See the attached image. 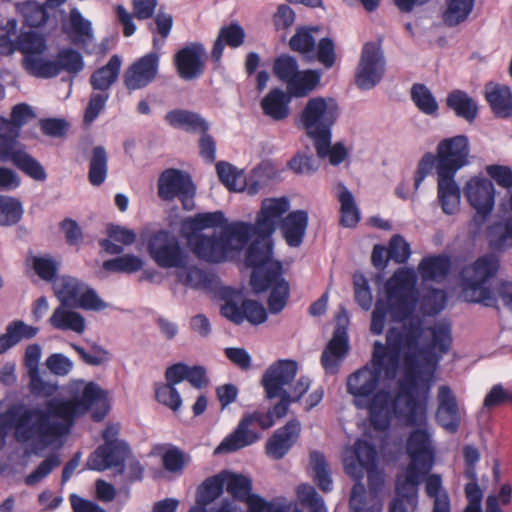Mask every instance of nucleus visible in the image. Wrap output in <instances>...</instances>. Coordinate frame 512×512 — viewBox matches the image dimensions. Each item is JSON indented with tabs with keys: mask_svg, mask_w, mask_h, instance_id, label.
Listing matches in <instances>:
<instances>
[{
	"mask_svg": "<svg viewBox=\"0 0 512 512\" xmlns=\"http://www.w3.org/2000/svg\"><path fill=\"white\" fill-rule=\"evenodd\" d=\"M376 461V447L364 439H357L351 447L347 448L343 459L345 472L357 480L363 478L365 471L375 470Z\"/></svg>",
	"mask_w": 512,
	"mask_h": 512,
	"instance_id": "nucleus-19",
	"label": "nucleus"
},
{
	"mask_svg": "<svg viewBox=\"0 0 512 512\" xmlns=\"http://www.w3.org/2000/svg\"><path fill=\"white\" fill-rule=\"evenodd\" d=\"M46 49L45 38L36 32H21L18 35V51L30 56L33 54H41Z\"/></svg>",
	"mask_w": 512,
	"mask_h": 512,
	"instance_id": "nucleus-62",
	"label": "nucleus"
},
{
	"mask_svg": "<svg viewBox=\"0 0 512 512\" xmlns=\"http://www.w3.org/2000/svg\"><path fill=\"white\" fill-rule=\"evenodd\" d=\"M225 222L226 217L220 210L215 212L198 213L192 217L185 218L182 221L181 232L186 238L192 252L198 259L207 262V257L202 256L199 252L200 237H212V235L203 234L201 231L215 227H220L222 229Z\"/></svg>",
	"mask_w": 512,
	"mask_h": 512,
	"instance_id": "nucleus-17",
	"label": "nucleus"
},
{
	"mask_svg": "<svg viewBox=\"0 0 512 512\" xmlns=\"http://www.w3.org/2000/svg\"><path fill=\"white\" fill-rule=\"evenodd\" d=\"M287 167L298 175H311L319 168V162L313 154L298 152L287 163Z\"/></svg>",
	"mask_w": 512,
	"mask_h": 512,
	"instance_id": "nucleus-64",
	"label": "nucleus"
},
{
	"mask_svg": "<svg viewBox=\"0 0 512 512\" xmlns=\"http://www.w3.org/2000/svg\"><path fill=\"white\" fill-rule=\"evenodd\" d=\"M34 118H36V113L33 108L27 103H19L13 106L10 119L0 115V125L16 131L20 135L22 127Z\"/></svg>",
	"mask_w": 512,
	"mask_h": 512,
	"instance_id": "nucleus-52",
	"label": "nucleus"
},
{
	"mask_svg": "<svg viewBox=\"0 0 512 512\" xmlns=\"http://www.w3.org/2000/svg\"><path fill=\"white\" fill-rule=\"evenodd\" d=\"M431 332V344L422 350L423 358L432 365H436L443 354H446L452 344L451 327L441 323L429 328Z\"/></svg>",
	"mask_w": 512,
	"mask_h": 512,
	"instance_id": "nucleus-31",
	"label": "nucleus"
},
{
	"mask_svg": "<svg viewBox=\"0 0 512 512\" xmlns=\"http://www.w3.org/2000/svg\"><path fill=\"white\" fill-rule=\"evenodd\" d=\"M273 242L271 236L258 233L249 245L245 254V264L253 268V272L271 267L277 261H272Z\"/></svg>",
	"mask_w": 512,
	"mask_h": 512,
	"instance_id": "nucleus-29",
	"label": "nucleus"
},
{
	"mask_svg": "<svg viewBox=\"0 0 512 512\" xmlns=\"http://www.w3.org/2000/svg\"><path fill=\"white\" fill-rule=\"evenodd\" d=\"M23 64L29 74L38 78L49 79L60 74L56 60L25 56Z\"/></svg>",
	"mask_w": 512,
	"mask_h": 512,
	"instance_id": "nucleus-57",
	"label": "nucleus"
},
{
	"mask_svg": "<svg viewBox=\"0 0 512 512\" xmlns=\"http://www.w3.org/2000/svg\"><path fill=\"white\" fill-rule=\"evenodd\" d=\"M257 224L244 221L224 223L220 233L214 232L212 237H200L199 252L207 257L209 263H222L229 253L244 248L253 236H257Z\"/></svg>",
	"mask_w": 512,
	"mask_h": 512,
	"instance_id": "nucleus-5",
	"label": "nucleus"
},
{
	"mask_svg": "<svg viewBox=\"0 0 512 512\" xmlns=\"http://www.w3.org/2000/svg\"><path fill=\"white\" fill-rule=\"evenodd\" d=\"M297 72L298 63L293 56L282 54L274 60L273 73L279 80L286 82L287 85L295 78Z\"/></svg>",
	"mask_w": 512,
	"mask_h": 512,
	"instance_id": "nucleus-63",
	"label": "nucleus"
},
{
	"mask_svg": "<svg viewBox=\"0 0 512 512\" xmlns=\"http://www.w3.org/2000/svg\"><path fill=\"white\" fill-rule=\"evenodd\" d=\"M275 424L271 411L255 410L245 413L240 419L237 427L227 435L216 447L214 453H231L256 443L261 434L253 429L257 425L262 430H267Z\"/></svg>",
	"mask_w": 512,
	"mask_h": 512,
	"instance_id": "nucleus-8",
	"label": "nucleus"
},
{
	"mask_svg": "<svg viewBox=\"0 0 512 512\" xmlns=\"http://www.w3.org/2000/svg\"><path fill=\"white\" fill-rule=\"evenodd\" d=\"M422 335L419 320L411 321L403 329L390 327L386 333L385 355L389 357V373L397 374L403 350L416 349Z\"/></svg>",
	"mask_w": 512,
	"mask_h": 512,
	"instance_id": "nucleus-14",
	"label": "nucleus"
},
{
	"mask_svg": "<svg viewBox=\"0 0 512 512\" xmlns=\"http://www.w3.org/2000/svg\"><path fill=\"white\" fill-rule=\"evenodd\" d=\"M17 8L24 17V24L28 27L40 28L48 22L49 13L46 7L35 1L18 3Z\"/></svg>",
	"mask_w": 512,
	"mask_h": 512,
	"instance_id": "nucleus-54",
	"label": "nucleus"
},
{
	"mask_svg": "<svg viewBox=\"0 0 512 512\" xmlns=\"http://www.w3.org/2000/svg\"><path fill=\"white\" fill-rule=\"evenodd\" d=\"M206 50L202 43L192 42L174 55V65L179 77L183 80L200 78L205 71Z\"/></svg>",
	"mask_w": 512,
	"mask_h": 512,
	"instance_id": "nucleus-20",
	"label": "nucleus"
},
{
	"mask_svg": "<svg viewBox=\"0 0 512 512\" xmlns=\"http://www.w3.org/2000/svg\"><path fill=\"white\" fill-rule=\"evenodd\" d=\"M499 269V260L492 254L479 257L472 265V273L466 279V286L473 294L477 295L475 302L485 306H494L496 299L487 283L494 278Z\"/></svg>",
	"mask_w": 512,
	"mask_h": 512,
	"instance_id": "nucleus-16",
	"label": "nucleus"
},
{
	"mask_svg": "<svg viewBox=\"0 0 512 512\" xmlns=\"http://www.w3.org/2000/svg\"><path fill=\"white\" fill-rule=\"evenodd\" d=\"M438 176L437 197L442 211L453 215L459 210L461 191L455 181V176Z\"/></svg>",
	"mask_w": 512,
	"mask_h": 512,
	"instance_id": "nucleus-34",
	"label": "nucleus"
},
{
	"mask_svg": "<svg viewBox=\"0 0 512 512\" xmlns=\"http://www.w3.org/2000/svg\"><path fill=\"white\" fill-rule=\"evenodd\" d=\"M221 315L233 322L240 325L247 320L253 325H259L267 320V311L265 307L253 299H245L239 306L232 299L226 300L221 306Z\"/></svg>",
	"mask_w": 512,
	"mask_h": 512,
	"instance_id": "nucleus-24",
	"label": "nucleus"
},
{
	"mask_svg": "<svg viewBox=\"0 0 512 512\" xmlns=\"http://www.w3.org/2000/svg\"><path fill=\"white\" fill-rule=\"evenodd\" d=\"M337 198L340 202V224L346 228L355 227L360 221V211L352 192L342 183L337 185Z\"/></svg>",
	"mask_w": 512,
	"mask_h": 512,
	"instance_id": "nucleus-42",
	"label": "nucleus"
},
{
	"mask_svg": "<svg viewBox=\"0 0 512 512\" xmlns=\"http://www.w3.org/2000/svg\"><path fill=\"white\" fill-rule=\"evenodd\" d=\"M290 98L279 88H274L261 100L263 113L275 121H281L289 116Z\"/></svg>",
	"mask_w": 512,
	"mask_h": 512,
	"instance_id": "nucleus-40",
	"label": "nucleus"
},
{
	"mask_svg": "<svg viewBox=\"0 0 512 512\" xmlns=\"http://www.w3.org/2000/svg\"><path fill=\"white\" fill-rule=\"evenodd\" d=\"M475 0H447L443 21L449 27L464 22L473 10Z\"/></svg>",
	"mask_w": 512,
	"mask_h": 512,
	"instance_id": "nucleus-50",
	"label": "nucleus"
},
{
	"mask_svg": "<svg viewBox=\"0 0 512 512\" xmlns=\"http://www.w3.org/2000/svg\"><path fill=\"white\" fill-rule=\"evenodd\" d=\"M144 266L141 257L134 254H124L116 258L105 260L102 268L107 272L133 274L140 271Z\"/></svg>",
	"mask_w": 512,
	"mask_h": 512,
	"instance_id": "nucleus-49",
	"label": "nucleus"
},
{
	"mask_svg": "<svg viewBox=\"0 0 512 512\" xmlns=\"http://www.w3.org/2000/svg\"><path fill=\"white\" fill-rule=\"evenodd\" d=\"M146 249L154 263L164 269L184 268L189 262V255L181 246L177 236L167 229L141 232Z\"/></svg>",
	"mask_w": 512,
	"mask_h": 512,
	"instance_id": "nucleus-7",
	"label": "nucleus"
},
{
	"mask_svg": "<svg viewBox=\"0 0 512 512\" xmlns=\"http://www.w3.org/2000/svg\"><path fill=\"white\" fill-rule=\"evenodd\" d=\"M160 55L152 51L133 62L124 73V85L130 90L147 87L156 78L159 71Z\"/></svg>",
	"mask_w": 512,
	"mask_h": 512,
	"instance_id": "nucleus-21",
	"label": "nucleus"
},
{
	"mask_svg": "<svg viewBox=\"0 0 512 512\" xmlns=\"http://www.w3.org/2000/svg\"><path fill=\"white\" fill-rule=\"evenodd\" d=\"M55 60L59 68V73L65 71L70 75H77L84 68L82 54L73 48L61 49Z\"/></svg>",
	"mask_w": 512,
	"mask_h": 512,
	"instance_id": "nucleus-60",
	"label": "nucleus"
},
{
	"mask_svg": "<svg viewBox=\"0 0 512 512\" xmlns=\"http://www.w3.org/2000/svg\"><path fill=\"white\" fill-rule=\"evenodd\" d=\"M20 135L9 128L0 125V162L12 163L16 159V155L20 154L24 147L18 141Z\"/></svg>",
	"mask_w": 512,
	"mask_h": 512,
	"instance_id": "nucleus-51",
	"label": "nucleus"
},
{
	"mask_svg": "<svg viewBox=\"0 0 512 512\" xmlns=\"http://www.w3.org/2000/svg\"><path fill=\"white\" fill-rule=\"evenodd\" d=\"M32 267L38 277L46 282H54L58 276L60 263L50 254L35 255L31 258Z\"/></svg>",
	"mask_w": 512,
	"mask_h": 512,
	"instance_id": "nucleus-59",
	"label": "nucleus"
},
{
	"mask_svg": "<svg viewBox=\"0 0 512 512\" xmlns=\"http://www.w3.org/2000/svg\"><path fill=\"white\" fill-rule=\"evenodd\" d=\"M301 434V423L297 419L289 420L284 426L276 429L268 438L265 451L274 460L283 459L297 443Z\"/></svg>",
	"mask_w": 512,
	"mask_h": 512,
	"instance_id": "nucleus-23",
	"label": "nucleus"
},
{
	"mask_svg": "<svg viewBox=\"0 0 512 512\" xmlns=\"http://www.w3.org/2000/svg\"><path fill=\"white\" fill-rule=\"evenodd\" d=\"M320 31L319 26H299L295 34L289 40V47L292 51L302 54L308 60H314L316 39L314 33Z\"/></svg>",
	"mask_w": 512,
	"mask_h": 512,
	"instance_id": "nucleus-39",
	"label": "nucleus"
},
{
	"mask_svg": "<svg viewBox=\"0 0 512 512\" xmlns=\"http://www.w3.org/2000/svg\"><path fill=\"white\" fill-rule=\"evenodd\" d=\"M157 187L161 200L170 202L177 198L183 209L194 208L196 186L188 173L176 168L165 169L158 178Z\"/></svg>",
	"mask_w": 512,
	"mask_h": 512,
	"instance_id": "nucleus-10",
	"label": "nucleus"
},
{
	"mask_svg": "<svg viewBox=\"0 0 512 512\" xmlns=\"http://www.w3.org/2000/svg\"><path fill=\"white\" fill-rule=\"evenodd\" d=\"M71 306L60 304L49 318L52 327L62 331H73L78 334L84 332L86 328L85 318L78 312L70 310Z\"/></svg>",
	"mask_w": 512,
	"mask_h": 512,
	"instance_id": "nucleus-36",
	"label": "nucleus"
},
{
	"mask_svg": "<svg viewBox=\"0 0 512 512\" xmlns=\"http://www.w3.org/2000/svg\"><path fill=\"white\" fill-rule=\"evenodd\" d=\"M310 466L314 472V481L319 489L325 493L333 488L331 472L325 455L317 450L310 452Z\"/></svg>",
	"mask_w": 512,
	"mask_h": 512,
	"instance_id": "nucleus-46",
	"label": "nucleus"
},
{
	"mask_svg": "<svg viewBox=\"0 0 512 512\" xmlns=\"http://www.w3.org/2000/svg\"><path fill=\"white\" fill-rule=\"evenodd\" d=\"M65 31L71 32L74 35L75 43H85L87 39L93 36L91 22L85 19L76 7L70 10L69 29H65Z\"/></svg>",
	"mask_w": 512,
	"mask_h": 512,
	"instance_id": "nucleus-58",
	"label": "nucleus"
},
{
	"mask_svg": "<svg viewBox=\"0 0 512 512\" xmlns=\"http://www.w3.org/2000/svg\"><path fill=\"white\" fill-rule=\"evenodd\" d=\"M24 214L21 201L13 196L0 195V226L12 227L17 225Z\"/></svg>",
	"mask_w": 512,
	"mask_h": 512,
	"instance_id": "nucleus-47",
	"label": "nucleus"
},
{
	"mask_svg": "<svg viewBox=\"0 0 512 512\" xmlns=\"http://www.w3.org/2000/svg\"><path fill=\"white\" fill-rule=\"evenodd\" d=\"M384 299H378L371 315L370 331L381 335L387 314L393 321L403 322L412 317L418 301L417 277L414 270L401 267L394 271L384 284Z\"/></svg>",
	"mask_w": 512,
	"mask_h": 512,
	"instance_id": "nucleus-3",
	"label": "nucleus"
},
{
	"mask_svg": "<svg viewBox=\"0 0 512 512\" xmlns=\"http://www.w3.org/2000/svg\"><path fill=\"white\" fill-rule=\"evenodd\" d=\"M130 454V447L125 441L108 442L97 447L86 462L89 470L104 471L111 467H124Z\"/></svg>",
	"mask_w": 512,
	"mask_h": 512,
	"instance_id": "nucleus-22",
	"label": "nucleus"
},
{
	"mask_svg": "<svg viewBox=\"0 0 512 512\" xmlns=\"http://www.w3.org/2000/svg\"><path fill=\"white\" fill-rule=\"evenodd\" d=\"M385 344L375 341L371 360L350 374L346 382L347 393L353 396V404L369 413L372 426L376 430H386L391 425V415L395 414L391 402V393L379 389L382 372L388 380L397 374L389 373V357L384 353Z\"/></svg>",
	"mask_w": 512,
	"mask_h": 512,
	"instance_id": "nucleus-2",
	"label": "nucleus"
},
{
	"mask_svg": "<svg viewBox=\"0 0 512 512\" xmlns=\"http://www.w3.org/2000/svg\"><path fill=\"white\" fill-rule=\"evenodd\" d=\"M122 60L119 55H112L106 65L96 69L89 82L93 90L108 92L119 77Z\"/></svg>",
	"mask_w": 512,
	"mask_h": 512,
	"instance_id": "nucleus-35",
	"label": "nucleus"
},
{
	"mask_svg": "<svg viewBox=\"0 0 512 512\" xmlns=\"http://www.w3.org/2000/svg\"><path fill=\"white\" fill-rule=\"evenodd\" d=\"M94 406L96 409L92 413L93 420L102 421L109 412L108 396L93 381L84 386L79 397L68 400L52 398L45 402L44 409L23 404L13 405L0 414V448L5 443L8 429L14 430L18 442L26 443L37 439L41 444L48 445L68 431L65 424L53 418L72 424L76 417L84 415Z\"/></svg>",
	"mask_w": 512,
	"mask_h": 512,
	"instance_id": "nucleus-1",
	"label": "nucleus"
},
{
	"mask_svg": "<svg viewBox=\"0 0 512 512\" xmlns=\"http://www.w3.org/2000/svg\"><path fill=\"white\" fill-rule=\"evenodd\" d=\"M415 388L400 380L398 391L395 396L391 395L395 414L391 415V422L394 418L404 420L409 426L423 425L427 421V401L420 400L414 395Z\"/></svg>",
	"mask_w": 512,
	"mask_h": 512,
	"instance_id": "nucleus-15",
	"label": "nucleus"
},
{
	"mask_svg": "<svg viewBox=\"0 0 512 512\" xmlns=\"http://www.w3.org/2000/svg\"><path fill=\"white\" fill-rule=\"evenodd\" d=\"M250 284L257 294L270 291L267 305L271 314H278L286 307L290 296V285L283 277L281 262H276L269 268L252 272Z\"/></svg>",
	"mask_w": 512,
	"mask_h": 512,
	"instance_id": "nucleus-9",
	"label": "nucleus"
},
{
	"mask_svg": "<svg viewBox=\"0 0 512 512\" xmlns=\"http://www.w3.org/2000/svg\"><path fill=\"white\" fill-rule=\"evenodd\" d=\"M165 121L173 128L188 133L208 132L209 123L197 112L186 109H173L166 113Z\"/></svg>",
	"mask_w": 512,
	"mask_h": 512,
	"instance_id": "nucleus-32",
	"label": "nucleus"
},
{
	"mask_svg": "<svg viewBox=\"0 0 512 512\" xmlns=\"http://www.w3.org/2000/svg\"><path fill=\"white\" fill-rule=\"evenodd\" d=\"M245 36L243 27L237 22L221 27L211 51L212 61L215 63L220 62L225 45L233 49L243 45Z\"/></svg>",
	"mask_w": 512,
	"mask_h": 512,
	"instance_id": "nucleus-33",
	"label": "nucleus"
},
{
	"mask_svg": "<svg viewBox=\"0 0 512 512\" xmlns=\"http://www.w3.org/2000/svg\"><path fill=\"white\" fill-rule=\"evenodd\" d=\"M385 71L386 60L381 45L365 43L355 71V85L363 91L371 90L382 81Z\"/></svg>",
	"mask_w": 512,
	"mask_h": 512,
	"instance_id": "nucleus-11",
	"label": "nucleus"
},
{
	"mask_svg": "<svg viewBox=\"0 0 512 512\" xmlns=\"http://www.w3.org/2000/svg\"><path fill=\"white\" fill-rule=\"evenodd\" d=\"M225 478L217 474L206 478L197 489L196 503L208 505L223 493Z\"/></svg>",
	"mask_w": 512,
	"mask_h": 512,
	"instance_id": "nucleus-55",
	"label": "nucleus"
},
{
	"mask_svg": "<svg viewBox=\"0 0 512 512\" xmlns=\"http://www.w3.org/2000/svg\"><path fill=\"white\" fill-rule=\"evenodd\" d=\"M410 94L411 100L422 113L430 116L437 115L439 110L438 102L426 85L421 83L413 84Z\"/></svg>",
	"mask_w": 512,
	"mask_h": 512,
	"instance_id": "nucleus-53",
	"label": "nucleus"
},
{
	"mask_svg": "<svg viewBox=\"0 0 512 512\" xmlns=\"http://www.w3.org/2000/svg\"><path fill=\"white\" fill-rule=\"evenodd\" d=\"M349 350V338L347 327L338 324L331 340L321 355V365L327 373H337L341 360Z\"/></svg>",
	"mask_w": 512,
	"mask_h": 512,
	"instance_id": "nucleus-26",
	"label": "nucleus"
},
{
	"mask_svg": "<svg viewBox=\"0 0 512 512\" xmlns=\"http://www.w3.org/2000/svg\"><path fill=\"white\" fill-rule=\"evenodd\" d=\"M484 94L495 117H512V91L508 85L489 82L485 85Z\"/></svg>",
	"mask_w": 512,
	"mask_h": 512,
	"instance_id": "nucleus-28",
	"label": "nucleus"
},
{
	"mask_svg": "<svg viewBox=\"0 0 512 512\" xmlns=\"http://www.w3.org/2000/svg\"><path fill=\"white\" fill-rule=\"evenodd\" d=\"M488 243L492 250L498 252L512 248V220L491 225L488 230Z\"/></svg>",
	"mask_w": 512,
	"mask_h": 512,
	"instance_id": "nucleus-48",
	"label": "nucleus"
},
{
	"mask_svg": "<svg viewBox=\"0 0 512 512\" xmlns=\"http://www.w3.org/2000/svg\"><path fill=\"white\" fill-rule=\"evenodd\" d=\"M298 372V363L291 359H280L272 363L261 378V386L265 391L266 399L278 398L282 393H288L284 389L295 379Z\"/></svg>",
	"mask_w": 512,
	"mask_h": 512,
	"instance_id": "nucleus-18",
	"label": "nucleus"
},
{
	"mask_svg": "<svg viewBox=\"0 0 512 512\" xmlns=\"http://www.w3.org/2000/svg\"><path fill=\"white\" fill-rule=\"evenodd\" d=\"M406 453L410 462L405 475L396 479L397 499L416 506L418 485L430 472L434 465V450L429 433L424 429H416L410 433L406 442Z\"/></svg>",
	"mask_w": 512,
	"mask_h": 512,
	"instance_id": "nucleus-4",
	"label": "nucleus"
},
{
	"mask_svg": "<svg viewBox=\"0 0 512 512\" xmlns=\"http://www.w3.org/2000/svg\"><path fill=\"white\" fill-rule=\"evenodd\" d=\"M289 208L290 202L287 197L264 199L255 221L259 233L272 236L281 217Z\"/></svg>",
	"mask_w": 512,
	"mask_h": 512,
	"instance_id": "nucleus-27",
	"label": "nucleus"
},
{
	"mask_svg": "<svg viewBox=\"0 0 512 512\" xmlns=\"http://www.w3.org/2000/svg\"><path fill=\"white\" fill-rule=\"evenodd\" d=\"M451 267L447 255H431L424 257L418 266V271L424 281H435L447 276Z\"/></svg>",
	"mask_w": 512,
	"mask_h": 512,
	"instance_id": "nucleus-43",
	"label": "nucleus"
},
{
	"mask_svg": "<svg viewBox=\"0 0 512 512\" xmlns=\"http://www.w3.org/2000/svg\"><path fill=\"white\" fill-rule=\"evenodd\" d=\"M446 105L455 112L457 117L463 118L468 123H473L478 115L475 100L460 89L453 90L447 95Z\"/></svg>",
	"mask_w": 512,
	"mask_h": 512,
	"instance_id": "nucleus-37",
	"label": "nucleus"
},
{
	"mask_svg": "<svg viewBox=\"0 0 512 512\" xmlns=\"http://www.w3.org/2000/svg\"><path fill=\"white\" fill-rule=\"evenodd\" d=\"M38 331L37 327L27 325L21 320L12 321L7 325L5 333L0 335V355L17 345L22 339H32Z\"/></svg>",
	"mask_w": 512,
	"mask_h": 512,
	"instance_id": "nucleus-38",
	"label": "nucleus"
},
{
	"mask_svg": "<svg viewBox=\"0 0 512 512\" xmlns=\"http://www.w3.org/2000/svg\"><path fill=\"white\" fill-rule=\"evenodd\" d=\"M464 193L469 204L476 210L470 228L480 230L494 208V185L487 178L474 177L466 183Z\"/></svg>",
	"mask_w": 512,
	"mask_h": 512,
	"instance_id": "nucleus-13",
	"label": "nucleus"
},
{
	"mask_svg": "<svg viewBox=\"0 0 512 512\" xmlns=\"http://www.w3.org/2000/svg\"><path fill=\"white\" fill-rule=\"evenodd\" d=\"M176 278L179 283L185 287L195 290H211L215 277L213 274L198 268L197 266L187 265L184 268H177Z\"/></svg>",
	"mask_w": 512,
	"mask_h": 512,
	"instance_id": "nucleus-41",
	"label": "nucleus"
},
{
	"mask_svg": "<svg viewBox=\"0 0 512 512\" xmlns=\"http://www.w3.org/2000/svg\"><path fill=\"white\" fill-rule=\"evenodd\" d=\"M308 220V213L305 210L292 211L281 220V232L288 246L299 247L303 243Z\"/></svg>",
	"mask_w": 512,
	"mask_h": 512,
	"instance_id": "nucleus-30",
	"label": "nucleus"
},
{
	"mask_svg": "<svg viewBox=\"0 0 512 512\" xmlns=\"http://www.w3.org/2000/svg\"><path fill=\"white\" fill-rule=\"evenodd\" d=\"M85 286L86 284L77 278L63 276L60 287L55 293L63 306H74Z\"/></svg>",
	"mask_w": 512,
	"mask_h": 512,
	"instance_id": "nucleus-56",
	"label": "nucleus"
},
{
	"mask_svg": "<svg viewBox=\"0 0 512 512\" xmlns=\"http://www.w3.org/2000/svg\"><path fill=\"white\" fill-rule=\"evenodd\" d=\"M108 174V155L103 146H95L89 161L88 180L92 186L102 185Z\"/></svg>",
	"mask_w": 512,
	"mask_h": 512,
	"instance_id": "nucleus-45",
	"label": "nucleus"
},
{
	"mask_svg": "<svg viewBox=\"0 0 512 512\" xmlns=\"http://www.w3.org/2000/svg\"><path fill=\"white\" fill-rule=\"evenodd\" d=\"M321 77L320 70L298 71L287 86L288 92L297 98L305 97L319 85Z\"/></svg>",
	"mask_w": 512,
	"mask_h": 512,
	"instance_id": "nucleus-44",
	"label": "nucleus"
},
{
	"mask_svg": "<svg viewBox=\"0 0 512 512\" xmlns=\"http://www.w3.org/2000/svg\"><path fill=\"white\" fill-rule=\"evenodd\" d=\"M437 175L455 176L469 163L470 143L466 135H456L441 140L437 147Z\"/></svg>",
	"mask_w": 512,
	"mask_h": 512,
	"instance_id": "nucleus-12",
	"label": "nucleus"
},
{
	"mask_svg": "<svg viewBox=\"0 0 512 512\" xmlns=\"http://www.w3.org/2000/svg\"><path fill=\"white\" fill-rule=\"evenodd\" d=\"M340 116V108L332 97L310 98L299 114L298 126L319 148L328 145L332 138V128Z\"/></svg>",
	"mask_w": 512,
	"mask_h": 512,
	"instance_id": "nucleus-6",
	"label": "nucleus"
},
{
	"mask_svg": "<svg viewBox=\"0 0 512 512\" xmlns=\"http://www.w3.org/2000/svg\"><path fill=\"white\" fill-rule=\"evenodd\" d=\"M13 164L27 176L36 181H45L47 178L46 171L42 164L25 150L16 155V159Z\"/></svg>",
	"mask_w": 512,
	"mask_h": 512,
	"instance_id": "nucleus-61",
	"label": "nucleus"
},
{
	"mask_svg": "<svg viewBox=\"0 0 512 512\" xmlns=\"http://www.w3.org/2000/svg\"><path fill=\"white\" fill-rule=\"evenodd\" d=\"M438 406L435 414L437 423L449 433H456L461 423L458 402L452 389L447 385L438 388Z\"/></svg>",
	"mask_w": 512,
	"mask_h": 512,
	"instance_id": "nucleus-25",
	"label": "nucleus"
}]
</instances>
